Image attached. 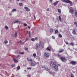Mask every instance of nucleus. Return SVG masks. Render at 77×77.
Instances as JSON below:
<instances>
[{"mask_svg": "<svg viewBox=\"0 0 77 77\" xmlns=\"http://www.w3.org/2000/svg\"><path fill=\"white\" fill-rule=\"evenodd\" d=\"M50 66H54L55 71H57L58 70V66H60V64H58V65H56V64H55L53 62L51 61L50 62Z\"/></svg>", "mask_w": 77, "mask_h": 77, "instance_id": "nucleus-1", "label": "nucleus"}, {"mask_svg": "<svg viewBox=\"0 0 77 77\" xmlns=\"http://www.w3.org/2000/svg\"><path fill=\"white\" fill-rule=\"evenodd\" d=\"M62 1L65 3H69L70 4V6H72V3L69 0H62Z\"/></svg>", "mask_w": 77, "mask_h": 77, "instance_id": "nucleus-2", "label": "nucleus"}, {"mask_svg": "<svg viewBox=\"0 0 77 77\" xmlns=\"http://www.w3.org/2000/svg\"><path fill=\"white\" fill-rule=\"evenodd\" d=\"M60 59L62 62H66V61L67 60L66 59V58L64 57H60Z\"/></svg>", "mask_w": 77, "mask_h": 77, "instance_id": "nucleus-3", "label": "nucleus"}, {"mask_svg": "<svg viewBox=\"0 0 77 77\" xmlns=\"http://www.w3.org/2000/svg\"><path fill=\"white\" fill-rule=\"evenodd\" d=\"M44 55L46 56V57H49V53L48 52H45L44 53Z\"/></svg>", "mask_w": 77, "mask_h": 77, "instance_id": "nucleus-4", "label": "nucleus"}, {"mask_svg": "<svg viewBox=\"0 0 77 77\" xmlns=\"http://www.w3.org/2000/svg\"><path fill=\"white\" fill-rule=\"evenodd\" d=\"M45 69L46 70V71H48L50 72V74H52V72H50V69H49V68L48 67H45Z\"/></svg>", "mask_w": 77, "mask_h": 77, "instance_id": "nucleus-5", "label": "nucleus"}, {"mask_svg": "<svg viewBox=\"0 0 77 77\" xmlns=\"http://www.w3.org/2000/svg\"><path fill=\"white\" fill-rule=\"evenodd\" d=\"M70 64H72V65H76V62H75V61H72L70 62Z\"/></svg>", "mask_w": 77, "mask_h": 77, "instance_id": "nucleus-6", "label": "nucleus"}, {"mask_svg": "<svg viewBox=\"0 0 77 77\" xmlns=\"http://www.w3.org/2000/svg\"><path fill=\"white\" fill-rule=\"evenodd\" d=\"M24 9H26V11H27L28 12H29V11H30L29 8L26 7H24Z\"/></svg>", "mask_w": 77, "mask_h": 77, "instance_id": "nucleus-7", "label": "nucleus"}, {"mask_svg": "<svg viewBox=\"0 0 77 77\" xmlns=\"http://www.w3.org/2000/svg\"><path fill=\"white\" fill-rule=\"evenodd\" d=\"M27 60H28V61H29V62H33V59L32 58H30L29 59V58H27Z\"/></svg>", "mask_w": 77, "mask_h": 77, "instance_id": "nucleus-8", "label": "nucleus"}, {"mask_svg": "<svg viewBox=\"0 0 77 77\" xmlns=\"http://www.w3.org/2000/svg\"><path fill=\"white\" fill-rule=\"evenodd\" d=\"M74 10L73 9H70L69 10V12L72 14H73L74 12Z\"/></svg>", "mask_w": 77, "mask_h": 77, "instance_id": "nucleus-9", "label": "nucleus"}, {"mask_svg": "<svg viewBox=\"0 0 77 77\" xmlns=\"http://www.w3.org/2000/svg\"><path fill=\"white\" fill-rule=\"evenodd\" d=\"M65 50L63 49H60V51H58L59 53H62L63 51H64Z\"/></svg>", "mask_w": 77, "mask_h": 77, "instance_id": "nucleus-10", "label": "nucleus"}, {"mask_svg": "<svg viewBox=\"0 0 77 77\" xmlns=\"http://www.w3.org/2000/svg\"><path fill=\"white\" fill-rule=\"evenodd\" d=\"M13 36L14 37H17V36H18V35H17V32L16 31L15 34L13 35Z\"/></svg>", "mask_w": 77, "mask_h": 77, "instance_id": "nucleus-11", "label": "nucleus"}, {"mask_svg": "<svg viewBox=\"0 0 77 77\" xmlns=\"http://www.w3.org/2000/svg\"><path fill=\"white\" fill-rule=\"evenodd\" d=\"M39 45V44H38V43H37L36 45H35V49L36 50H38V47H39L38 46Z\"/></svg>", "mask_w": 77, "mask_h": 77, "instance_id": "nucleus-12", "label": "nucleus"}, {"mask_svg": "<svg viewBox=\"0 0 77 77\" xmlns=\"http://www.w3.org/2000/svg\"><path fill=\"white\" fill-rule=\"evenodd\" d=\"M72 33L73 34H74V35H76V32H75V29H73Z\"/></svg>", "mask_w": 77, "mask_h": 77, "instance_id": "nucleus-13", "label": "nucleus"}, {"mask_svg": "<svg viewBox=\"0 0 77 77\" xmlns=\"http://www.w3.org/2000/svg\"><path fill=\"white\" fill-rule=\"evenodd\" d=\"M13 60H14V62H15V63H17V62H18V60H17V59H15V58H13Z\"/></svg>", "mask_w": 77, "mask_h": 77, "instance_id": "nucleus-14", "label": "nucleus"}, {"mask_svg": "<svg viewBox=\"0 0 77 77\" xmlns=\"http://www.w3.org/2000/svg\"><path fill=\"white\" fill-rule=\"evenodd\" d=\"M59 3V1H56L55 2H54V6H56L58 3Z\"/></svg>", "mask_w": 77, "mask_h": 77, "instance_id": "nucleus-15", "label": "nucleus"}, {"mask_svg": "<svg viewBox=\"0 0 77 77\" xmlns=\"http://www.w3.org/2000/svg\"><path fill=\"white\" fill-rule=\"evenodd\" d=\"M19 54H24V52H21L20 51H19Z\"/></svg>", "mask_w": 77, "mask_h": 77, "instance_id": "nucleus-16", "label": "nucleus"}, {"mask_svg": "<svg viewBox=\"0 0 77 77\" xmlns=\"http://www.w3.org/2000/svg\"><path fill=\"white\" fill-rule=\"evenodd\" d=\"M31 32L30 31H29L28 34L29 35V37H31Z\"/></svg>", "mask_w": 77, "mask_h": 77, "instance_id": "nucleus-17", "label": "nucleus"}, {"mask_svg": "<svg viewBox=\"0 0 77 77\" xmlns=\"http://www.w3.org/2000/svg\"><path fill=\"white\" fill-rule=\"evenodd\" d=\"M59 20L60 21V22H62V18H61L60 16H59Z\"/></svg>", "mask_w": 77, "mask_h": 77, "instance_id": "nucleus-18", "label": "nucleus"}, {"mask_svg": "<svg viewBox=\"0 0 77 77\" xmlns=\"http://www.w3.org/2000/svg\"><path fill=\"white\" fill-rule=\"evenodd\" d=\"M46 50H47V51H51V49H50V48H49L48 47L47 48H46Z\"/></svg>", "mask_w": 77, "mask_h": 77, "instance_id": "nucleus-19", "label": "nucleus"}, {"mask_svg": "<svg viewBox=\"0 0 77 77\" xmlns=\"http://www.w3.org/2000/svg\"><path fill=\"white\" fill-rule=\"evenodd\" d=\"M16 11H17V10L15 9H14L12 11V12H16Z\"/></svg>", "mask_w": 77, "mask_h": 77, "instance_id": "nucleus-20", "label": "nucleus"}, {"mask_svg": "<svg viewBox=\"0 0 77 77\" xmlns=\"http://www.w3.org/2000/svg\"><path fill=\"white\" fill-rule=\"evenodd\" d=\"M58 11L59 12V13H61V10L60 9H59L58 10Z\"/></svg>", "mask_w": 77, "mask_h": 77, "instance_id": "nucleus-21", "label": "nucleus"}, {"mask_svg": "<svg viewBox=\"0 0 77 77\" xmlns=\"http://www.w3.org/2000/svg\"><path fill=\"white\" fill-rule=\"evenodd\" d=\"M50 33H53V29H51L50 30Z\"/></svg>", "mask_w": 77, "mask_h": 77, "instance_id": "nucleus-22", "label": "nucleus"}, {"mask_svg": "<svg viewBox=\"0 0 77 77\" xmlns=\"http://www.w3.org/2000/svg\"><path fill=\"white\" fill-rule=\"evenodd\" d=\"M31 65L32 66H35V63H34L32 62Z\"/></svg>", "mask_w": 77, "mask_h": 77, "instance_id": "nucleus-23", "label": "nucleus"}, {"mask_svg": "<svg viewBox=\"0 0 77 77\" xmlns=\"http://www.w3.org/2000/svg\"><path fill=\"white\" fill-rule=\"evenodd\" d=\"M58 36L59 38H62V35L60 34H59L58 35Z\"/></svg>", "mask_w": 77, "mask_h": 77, "instance_id": "nucleus-24", "label": "nucleus"}, {"mask_svg": "<svg viewBox=\"0 0 77 77\" xmlns=\"http://www.w3.org/2000/svg\"><path fill=\"white\" fill-rule=\"evenodd\" d=\"M33 56L34 57H36V54L35 53H34L33 54Z\"/></svg>", "mask_w": 77, "mask_h": 77, "instance_id": "nucleus-25", "label": "nucleus"}, {"mask_svg": "<svg viewBox=\"0 0 77 77\" xmlns=\"http://www.w3.org/2000/svg\"><path fill=\"white\" fill-rule=\"evenodd\" d=\"M59 31L57 29L55 31V33H57Z\"/></svg>", "mask_w": 77, "mask_h": 77, "instance_id": "nucleus-26", "label": "nucleus"}, {"mask_svg": "<svg viewBox=\"0 0 77 77\" xmlns=\"http://www.w3.org/2000/svg\"><path fill=\"white\" fill-rule=\"evenodd\" d=\"M5 28L6 29H7V30H8V29H9V28H8V27L7 26H5Z\"/></svg>", "mask_w": 77, "mask_h": 77, "instance_id": "nucleus-27", "label": "nucleus"}, {"mask_svg": "<svg viewBox=\"0 0 77 77\" xmlns=\"http://www.w3.org/2000/svg\"><path fill=\"white\" fill-rule=\"evenodd\" d=\"M8 43V42L6 40L5 41L4 43L5 44H7V43Z\"/></svg>", "mask_w": 77, "mask_h": 77, "instance_id": "nucleus-28", "label": "nucleus"}, {"mask_svg": "<svg viewBox=\"0 0 77 77\" xmlns=\"http://www.w3.org/2000/svg\"><path fill=\"white\" fill-rule=\"evenodd\" d=\"M20 69V66H19L17 68V69L18 70H19V69Z\"/></svg>", "mask_w": 77, "mask_h": 77, "instance_id": "nucleus-29", "label": "nucleus"}, {"mask_svg": "<svg viewBox=\"0 0 77 77\" xmlns=\"http://www.w3.org/2000/svg\"><path fill=\"white\" fill-rule=\"evenodd\" d=\"M41 46H42V45L41 44H38V47L39 48H41Z\"/></svg>", "mask_w": 77, "mask_h": 77, "instance_id": "nucleus-30", "label": "nucleus"}, {"mask_svg": "<svg viewBox=\"0 0 77 77\" xmlns=\"http://www.w3.org/2000/svg\"><path fill=\"white\" fill-rule=\"evenodd\" d=\"M19 5L20 6H22L23 5V4H22L21 3H19Z\"/></svg>", "mask_w": 77, "mask_h": 77, "instance_id": "nucleus-31", "label": "nucleus"}, {"mask_svg": "<svg viewBox=\"0 0 77 77\" xmlns=\"http://www.w3.org/2000/svg\"><path fill=\"white\" fill-rule=\"evenodd\" d=\"M31 40L32 41H35V38H31Z\"/></svg>", "mask_w": 77, "mask_h": 77, "instance_id": "nucleus-32", "label": "nucleus"}, {"mask_svg": "<svg viewBox=\"0 0 77 77\" xmlns=\"http://www.w3.org/2000/svg\"><path fill=\"white\" fill-rule=\"evenodd\" d=\"M35 65H39V62H37V63H35Z\"/></svg>", "mask_w": 77, "mask_h": 77, "instance_id": "nucleus-33", "label": "nucleus"}, {"mask_svg": "<svg viewBox=\"0 0 77 77\" xmlns=\"http://www.w3.org/2000/svg\"><path fill=\"white\" fill-rule=\"evenodd\" d=\"M70 45H74V43H73V42H71L70 43Z\"/></svg>", "mask_w": 77, "mask_h": 77, "instance_id": "nucleus-34", "label": "nucleus"}, {"mask_svg": "<svg viewBox=\"0 0 77 77\" xmlns=\"http://www.w3.org/2000/svg\"><path fill=\"white\" fill-rule=\"evenodd\" d=\"M24 49L25 50H28V48H25Z\"/></svg>", "mask_w": 77, "mask_h": 77, "instance_id": "nucleus-35", "label": "nucleus"}, {"mask_svg": "<svg viewBox=\"0 0 77 77\" xmlns=\"http://www.w3.org/2000/svg\"><path fill=\"white\" fill-rule=\"evenodd\" d=\"M19 21H16L14 22V23L15 24V23H19Z\"/></svg>", "mask_w": 77, "mask_h": 77, "instance_id": "nucleus-36", "label": "nucleus"}, {"mask_svg": "<svg viewBox=\"0 0 77 77\" xmlns=\"http://www.w3.org/2000/svg\"><path fill=\"white\" fill-rule=\"evenodd\" d=\"M46 11H50V9L49 8H48L46 9Z\"/></svg>", "mask_w": 77, "mask_h": 77, "instance_id": "nucleus-37", "label": "nucleus"}, {"mask_svg": "<svg viewBox=\"0 0 77 77\" xmlns=\"http://www.w3.org/2000/svg\"><path fill=\"white\" fill-rule=\"evenodd\" d=\"M52 39H55V37H54V36H52Z\"/></svg>", "mask_w": 77, "mask_h": 77, "instance_id": "nucleus-38", "label": "nucleus"}, {"mask_svg": "<svg viewBox=\"0 0 77 77\" xmlns=\"http://www.w3.org/2000/svg\"><path fill=\"white\" fill-rule=\"evenodd\" d=\"M71 77H74V75L73 74H71Z\"/></svg>", "mask_w": 77, "mask_h": 77, "instance_id": "nucleus-39", "label": "nucleus"}, {"mask_svg": "<svg viewBox=\"0 0 77 77\" xmlns=\"http://www.w3.org/2000/svg\"><path fill=\"white\" fill-rule=\"evenodd\" d=\"M24 26H27V24L26 23H24Z\"/></svg>", "mask_w": 77, "mask_h": 77, "instance_id": "nucleus-40", "label": "nucleus"}, {"mask_svg": "<svg viewBox=\"0 0 77 77\" xmlns=\"http://www.w3.org/2000/svg\"><path fill=\"white\" fill-rule=\"evenodd\" d=\"M25 42H26V41H25L24 42H22V45H23L24 44V43H25Z\"/></svg>", "mask_w": 77, "mask_h": 77, "instance_id": "nucleus-41", "label": "nucleus"}, {"mask_svg": "<svg viewBox=\"0 0 77 77\" xmlns=\"http://www.w3.org/2000/svg\"><path fill=\"white\" fill-rule=\"evenodd\" d=\"M65 42L66 44H68V42L67 41Z\"/></svg>", "mask_w": 77, "mask_h": 77, "instance_id": "nucleus-42", "label": "nucleus"}, {"mask_svg": "<svg viewBox=\"0 0 77 77\" xmlns=\"http://www.w3.org/2000/svg\"><path fill=\"white\" fill-rule=\"evenodd\" d=\"M27 69H31L32 68H31L28 67L27 68Z\"/></svg>", "mask_w": 77, "mask_h": 77, "instance_id": "nucleus-43", "label": "nucleus"}, {"mask_svg": "<svg viewBox=\"0 0 77 77\" xmlns=\"http://www.w3.org/2000/svg\"><path fill=\"white\" fill-rule=\"evenodd\" d=\"M75 15L76 16H77V12H75Z\"/></svg>", "mask_w": 77, "mask_h": 77, "instance_id": "nucleus-44", "label": "nucleus"}, {"mask_svg": "<svg viewBox=\"0 0 77 77\" xmlns=\"http://www.w3.org/2000/svg\"><path fill=\"white\" fill-rule=\"evenodd\" d=\"M35 40H38V37H35Z\"/></svg>", "mask_w": 77, "mask_h": 77, "instance_id": "nucleus-45", "label": "nucleus"}, {"mask_svg": "<svg viewBox=\"0 0 77 77\" xmlns=\"http://www.w3.org/2000/svg\"><path fill=\"white\" fill-rule=\"evenodd\" d=\"M28 40H29V39L27 38H26V39L25 42L26 41H28Z\"/></svg>", "mask_w": 77, "mask_h": 77, "instance_id": "nucleus-46", "label": "nucleus"}, {"mask_svg": "<svg viewBox=\"0 0 77 77\" xmlns=\"http://www.w3.org/2000/svg\"><path fill=\"white\" fill-rule=\"evenodd\" d=\"M77 24V22H74V24Z\"/></svg>", "mask_w": 77, "mask_h": 77, "instance_id": "nucleus-47", "label": "nucleus"}, {"mask_svg": "<svg viewBox=\"0 0 77 77\" xmlns=\"http://www.w3.org/2000/svg\"><path fill=\"white\" fill-rule=\"evenodd\" d=\"M11 66H12V67H15V66L14 65H11Z\"/></svg>", "mask_w": 77, "mask_h": 77, "instance_id": "nucleus-48", "label": "nucleus"}, {"mask_svg": "<svg viewBox=\"0 0 77 77\" xmlns=\"http://www.w3.org/2000/svg\"><path fill=\"white\" fill-rule=\"evenodd\" d=\"M12 15V13H10L9 14V15H10V16Z\"/></svg>", "mask_w": 77, "mask_h": 77, "instance_id": "nucleus-49", "label": "nucleus"}, {"mask_svg": "<svg viewBox=\"0 0 77 77\" xmlns=\"http://www.w3.org/2000/svg\"><path fill=\"white\" fill-rule=\"evenodd\" d=\"M50 2H52L53 0H49Z\"/></svg>", "mask_w": 77, "mask_h": 77, "instance_id": "nucleus-50", "label": "nucleus"}, {"mask_svg": "<svg viewBox=\"0 0 77 77\" xmlns=\"http://www.w3.org/2000/svg\"><path fill=\"white\" fill-rule=\"evenodd\" d=\"M27 76L28 77H30V75H27Z\"/></svg>", "mask_w": 77, "mask_h": 77, "instance_id": "nucleus-51", "label": "nucleus"}, {"mask_svg": "<svg viewBox=\"0 0 77 77\" xmlns=\"http://www.w3.org/2000/svg\"><path fill=\"white\" fill-rule=\"evenodd\" d=\"M28 29H30V26H28Z\"/></svg>", "mask_w": 77, "mask_h": 77, "instance_id": "nucleus-52", "label": "nucleus"}, {"mask_svg": "<svg viewBox=\"0 0 77 77\" xmlns=\"http://www.w3.org/2000/svg\"><path fill=\"white\" fill-rule=\"evenodd\" d=\"M34 18L35 19H36V17H35V16H34Z\"/></svg>", "mask_w": 77, "mask_h": 77, "instance_id": "nucleus-53", "label": "nucleus"}, {"mask_svg": "<svg viewBox=\"0 0 77 77\" xmlns=\"http://www.w3.org/2000/svg\"><path fill=\"white\" fill-rule=\"evenodd\" d=\"M27 53H29V51L28 50H27Z\"/></svg>", "mask_w": 77, "mask_h": 77, "instance_id": "nucleus-54", "label": "nucleus"}, {"mask_svg": "<svg viewBox=\"0 0 77 77\" xmlns=\"http://www.w3.org/2000/svg\"><path fill=\"white\" fill-rule=\"evenodd\" d=\"M20 57V55H18L17 56V57Z\"/></svg>", "mask_w": 77, "mask_h": 77, "instance_id": "nucleus-55", "label": "nucleus"}, {"mask_svg": "<svg viewBox=\"0 0 77 77\" xmlns=\"http://www.w3.org/2000/svg\"><path fill=\"white\" fill-rule=\"evenodd\" d=\"M17 1H18V2H19L20 1V0H16Z\"/></svg>", "mask_w": 77, "mask_h": 77, "instance_id": "nucleus-56", "label": "nucleus"}, {"mask_svg": "<svg viewBox=\"0 0 77 77\" xmlns=\"http://www.w3.org/2000/svg\"><path fill=\"white\" fill-rule=\"evenodd\" d=\"M22 42V41H20V42Z\"/></svg>", "mask_w": 77, "mask_h": 77, "instance_id": "nucleus-57", "label": "nucleus"}, {"mask_svg": "<svg viewBox=\"0 0 77 77\" xmlns=\"http://www.w3.org/2000/svg\"><path fill=\"white\" fill-rule=\"evenodd\" d=\"M58 56H60V55H58Z\"/></svg>", "mask_w": 77, "mask_h": 77, "instance_id": "nucleus-58", "label": "nucleus"}, {"mask_svg": "<svg viewBox=\"0 0 77 77\" xmlns=\"http://www.w3.org/2000/svg\"><path fill=\"white\" fill-rule=\"evenodd\" d=\"M11 77H14V76H12Z\"/></svg>", "mask_w": 77, "mask_h": 77, "instance_id": "nucleus-59", "label": "nucleus"}, {"mask_svg": "<svg viewBox=\"0 0 77 77\" xmlns=\"http://www.w3.org/2000/svg\"><path fill=\"white\" fill-rule=\"evenodd\" d=\"M44 48V47H43V48Z\"/></svg>", "mask_w": 77, "mask_h": 77, "instance_id": "nucleus-60", "label": "nucleus"}, {"mask_svg": "<svg viewBox=\"0 0 77 77\" xmlns=\"http://www.w3.org/2000/svg\"><path fill=\"white\" fill-rule=\"evenodd\" d=\"M76 27H77V24L76 25Z\"/></svg>", "mask_w": 77, "mask_h": 77, "instance_id": "nucleus-61", "label": "nucleus"}, {"mask_svg": "<svg viewBox=\"0 0 77 77\" xmlns=\"http://www.w3.org/2000/svg\"><path fill=\"white\" fill-rule=\"evenodd\" d=\"M22 1H24V0H22Z\"/></svg>", "mask_w": 77, "mask_h": 77, "instance_id": "nucleus-62", "label": "nucleus"}, {"mask_svg": "<svg viewBox=\"0 0 77 77\" xmlns=\"http://www.w3.org/2000/svg\"><path fill=\"white\" fill-rule=\"evenodd\" d=\"M76 0V1H77V0Z\"/></svg>", "mask_w": 77, "mask_h": 77, "instance_id": "nucleus-63", "label": "nucleus"}]
</instances>
